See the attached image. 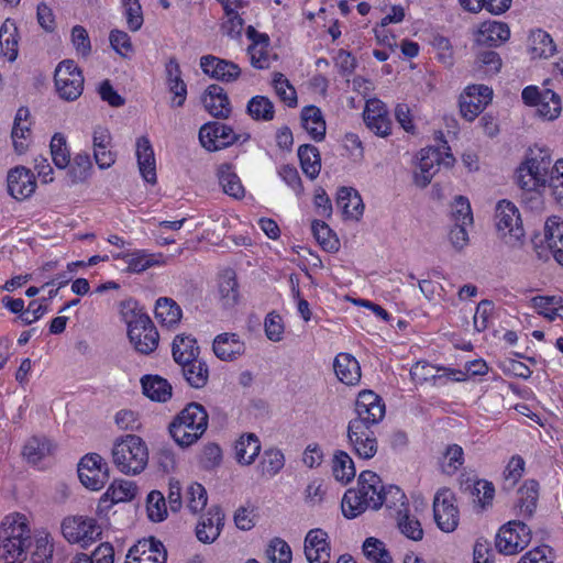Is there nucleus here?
I'll list each match as a JSON object with an SVG mask.
<instances>
[{
  "instance_id": "nucleus-11",
  "label": "nucleus",
  "mask_w": 563,
  "mask_h": 563,
  "mask_svg": "<svg viewBox=\"0 0 563 563\" xmlns=\"http://www.w3.org/2000/svg\"><path fill=\"white\" fill-rule=\"evenodd\" d=\"M521 96L523 102L536 107L538 114L545 120H554L561 113V99L550 89L540 90L537 86H528Z\"/></svg>"
},
{
  "instance_id": "nucleus-57",
  "label": "nucleus",
  "mask_w": 563,
  "mask_h": 563,
  "mask_svg": "<svg viewBox=\"0 0 563 563\" xmlns=\"http://www.w3.org/2000/svg\"><path fill=\"white\" fill-rule=\"evenodd\" d=\"M30 552V563H52L53 544L48 540V536L33 539Z\"/></svg>"
},
{
  "instance_id": "nucleus-23",
  "label": "nucleus",
  "mask_w": 563,
  "mask_h": 563,
  "mask_svg": "<svg viewBox=\"0 0 563 563\" xmlns=\"http://www.w3.org/2000/svg\"><path fill=\"white\" fill-rule=\"evenodd\" d=\"M517 494L518 499L514 506L516 516L522 520L530 519L539 499V483L534 479L526 481Z\"/></svg>"
},
{
  "instance_id": "nucleus-26",
  "label": "nucleus",
  "mask_w": 563,
  "mask_h": 563,
  "mask_svg": "<svg viewBox=\"0 0 563 563\" xmlns=\"http://www.w3.org/2000/svg\"><path fill=\"white\" fill-rule=\"evenodd\" d=\"M509 37V26L499 21L483 22L475 33L476 43L486 46H498L507 42Z\"/></svg>"
},
{
  "instance_id": "nucleus-62",
  "label": "nucleus",
  "mask_w": 563,
  "mask_h": 563,
  "mask_svg": "<svg viewBox=\"0 0 563 563\" xmlns=\"http://www.w3.org/2000/svg\"><path fill=\"white\" fill-rule=\"evenodd\" d=\"M31 125L32 122L29 109L24 107L19 108L14 117L11 132L13 141L31 137Z\"/></svg>"
},
{
  "instance_id": "nucleus-8",
  "label": "nucleus",
  "mask_w": 563,
  "mask_h": 563,
  "mask_svg": "<svg viewBox=\"0 0 563 563\" xmlns=\"http://www.w3.org/2000/svg\"><path fill=\"white\" fill-rule=\"evenodd\" d=\"M531 540L530 528L520 519L503 526L496 537L497 550L506 555H512L523 550Z\"/></svg>"
},
{
  "instance_id": "nucleus-56",
  "label": "nucleus",
  "mask_w": 563,
  "mask_h": 563,
  "mask_svg": "<svg viewBox=\"0 0 563 563\" xmlns=\"http://www.w3.org/2000/svg\"><path fill=\"white\" fill-rule=\"evenodd\" d=\"M122 14L125 18L126 26L131 32L139 31L144 22L143 11L139 0H120Z\"/></svg>"
},
{
  "instance_id": "nucleus-13",
  "label": "nucleus",
  "mask_w": 563,
  "mask_h": 563,
  "mask_svg": "<svg viewBox=\"0 0 563 563\" xmlns=\"http://www.w3.org/2000/svg\"><path fill=\"white\" fill-rule=\"evenodd\" d=\"M128 336L135 350L142 354H150L158 346L159 334L148 316L139 317L128 329Z\"/></svg>"
},
{
  "instance_id": "nucleus-38",
  "label": "nucleus",
  "mask_w": 563,
  "mask_h": 563,
  "mask_svg": "<svg viewBox=\"0 0 563 563\" xmlns=\"http://www.w3.org/2000/svg\"><path fill=\"white\" fill-rule=\"evenodd\" d=\"M301 124L309 136L322 141L325 135V121L322 112L314 106L305 107L301 111Z\"/></svg>"
},
{
  "instance_id": "nucleus-10",
  "label": "nucleus",
  "mask_w": 563,
  "mask_h": 563,
  "mask_svg": "<svg viewBox=\"0 0 563 563\" xmlns=\"http://www.w3.org/2000/svg\"><path fill=\"white\" fill-rule=\"evenodd\" d=\"M375 428V426L365 424L360 421H349L347 440L358 457L369 460L377 453L378 442Z\"/></svg>"
},
{
  "instance_id": "nucleus-46",
  "label": "nucleus",
  "mask_w": 563,
  "mask_h": 563,
  "mask_svg": "<svg viewBox=\"0 0 563 563\" xmlns=\"http://www.w3.org/2000/svg\"><path fill=\"white\" fill-rule=\"evenodd\" d=\"M179 365L181 366L184 378L191 387L199 389L207 385L209 379V369L203 361L197 358Z\"/></svg>"
},
{
  "instance_id": "nucleus-15",
  "label": "nucleus",
  "mask_w": 563,
  "mask_h": 563,
  "mask_svg": "<svg viewBox=\"0 0 563 563\" xmlns=\"http://www.w3.org/2000/svg\"><path fill=\"white\" fill-rule=\"evenodd\" d=\"M354 411L356 417L351 421L377 427L385 417V404L374 391L363 390L356 398Z\"/></svg>"
},
{
  "instance_id": "nucleus-16",
  "label": "nucleus",
  "mask_w": 563,
  "mask_h": 563,
  "mask_svg": "<svg viewBox=\"0 0 563 563\" xmlns=\"http://www.w3.org/2000/svg\"><path fill=\"white\" fill-rule=\"evenodd\" d=\"M493 99V89L485 85L467 86L460 98L461 114L473 121Z\"/></svg>"
},
{
  "instance_id": "nucleus-41",
  "label": "nucleus",
  "mask_w": 563,
  "mask_h": 563,
  "mask_svg": "<svg viewBox=\"0 0 563 563\" xmlns=\"http://www.w3.org/2000/svg\"><path fill=\"white\" fill-rule=\"evenodd\" d=\"M298 158L302 172L311 179L316 178L321 169L319 150L311 143H302L298 148Z\"/></svg>"
},
{
  "instance_id": "nucleus-24",
  "label": "nucleus",
  "mask_w": 563,
  "mask_h": 563,
  "mask_svg": "<svg viewBox=\"0 0 563 563\" xmlns=\"http://www.w3.org/2000/svg\"><path fill=\"white\" fill-rule=\"evenodd\" d=\"M200 67L205 74L222 81H234L241 74L236 64L211 55L200 58Z\"/></svg>"
},
{
  "instance_id": "nucleus-58",
  "label": "nucleus",
  "mask_w": 563,
  "mask_h": 563,
  "mask_svg": "<svg viewBox=\"0 0 563 563\" xmlns=\"http://www.w3.org/2000/svg\"><path fill=\"white\" fill-rule=\"evenodd\" d=\"M146 509L151 521L161 522L167 517L166 499L159 490H152L146 498Z\"/></svg>"
},
{
  "instance_id": "nucleus-9",
  "label": "nucleus",
  "mask_w": 563,
  "mask_h": 563,
  "mask_svg": "<svg viewBox=\"0 0 563 563\" xmlns=\"http://www.w3.org/2000/svg\"><path fill=\"white\" fill-rule=\"evenodd\" d=\"M62 532L68 542L79 543L82 548L92 543L101 534L96 519L84 516L65 518L62 522Z\"/></svg>"
},
{
  "instance_id": "nucleus-7",
  "label": "nucleus",
  "mask_w": 563,
  "mask_h": 563,
  "mask_svg": "<svg viewBox=\"0 0 563 563\" xmlns=\"http://www.w3.org/2000/svg\"><path fill=\"white\" fill-rule=\"evenodd\" d=\"M54 82L58 96L67 101L76 100L84 90L82 73L73 59H64L57 65Z\"/></svg>"
},
{
  "instance_id": "nucleus-37",
  "label": "nucleus",
  "mask_w": 563,
  "mask_h": 563,
  "mask_svg": "<svg viewBox=\"0 0 563 563\" xmlns=\"http://www.w3.org/2000/svg\"><path fill=\"white\" fill-rule=\"evenodd\" d=\"M394 115L399 126L409 135L416 136L421 123L420 111L417 106L408 103H397L394 109Z\"/></svg>"
},
{
  "instance_id": "nucleus-60",
  "label": "nucleus",
  "mask_w": 563,
  "mask_h": 563,
  "mask_svg": "<svg viewBox=\"0 0 563 563\" xmlns=\"http://www.w3.org/2000/svg\"><path fill=\"white\" fill-rule=\"evenodd\" d=\"M397 526L404 536L413 541H419L423 538V530L419 520L411 517L407 511H398Z\"/></svg>"
},
{
  "instance_id": "nucleus-63",
  "label": "nucleus",
  "mask_w": 563,
  "mask_h": 563,
  "mask_svg": "<svg viewBox=\"0 0 563 563\" xmlns=\"http://www.w3.org/2000/svg\"><path fill=\"white\" fill-rule=\"evenodd\" d=\"M186 499L188 509L197 514L207 505V490L201 484L194 482L186 489Z\"/></svg>"
},
{
  "instance_id": "nucleus-53",
  "label": "nucleus",
  "mask_w": 563,
  "mask_h": 563,
  "mask_svg": "<svg viewBox=\"0 0 563 563\" xmlns=\"http://www.w3.org/2000/svg\"><path fill=\"white\" fill-rule=\"evenodd\" d=\"M272 85L278 98L288 107L297 106V92L294 86L282 73H274Z\"/></svg>"
},
{
  "instance_id": "nucleus-12",
  "label": "nucleus",
  "mask_w": 563,
  "mask_h": 563,
  "mask_svg": "<svg viewBox=\"0 0 563 563\" xmlns=\"http://www.w3.org/2000/svg\"><path fill=\"white\" fill-rule=\"evenodd\" d=\"M78 477L91 490L101 489L109 479V470L101 455L90 453L78 463Z\"/></svg>"
},
{
  "instance_id": "nucleus-35",
  "label": "nucleus",
  "mask_w": 563,
  "mask_h": 563,
  "mask_svg": "<svg viewBox=\"0 0 563 563\" xmlns=\"http://www.w3.org/2000/svg\"><path fill=\"white\" fill-rule=\"evenodd\" d=\"M135 155L143 179L148 184H156V159L151 143H136Z\"/></svg>"
},
{
  "instance_id": "nucleus-51",
  "label": "nucleus",
  "mask_w": 563,
  "mask_h": 563,
  "mask_svg": "<svg viewBox=\"0 0 563 563\" xmlns=\"http://www.w3.org/2000/svg\"><path fill=\"white\" fill-rule=\"evenodd\" d=\"M311 231L318 243L327 252H336L340 242L331 228L322 220H314L311 224Z\"/></svg>"
},
{
  "instance_id": "nucleus-48",
  "label": "nucleus",
  "mask_w": 563,
  "mask_h": 563,
  "mask_svg": "<svg viewBox=\"0 0 563 563\" xmlns=\"http://www.w3.org/2000/svg\"><path fill=\"white\" fill-rule=\"evenodd\" d=\"M332 473L334 478L342 484H347L355 477L354 462L346 452L341 450L334 452Z\"/></svg>"
},
{
  "instance_id": "nucleus-49",
  "label": "nucleus",
  "mask_w": 563,
  "mask_h": 563,
  "mask_svg": "<svg viewBox=\"0 0 563 563\" xmlns=\"http://www.w3.org/2000/svg\"><path fill=\"white\" fill-rule=\"evenodd\" d=\"M67 176L71 185L82 184L91 175L92 163L90 156L86 153H79L70 161Z\"/></svg>"
},
{
  "instance_id": "nucleus-54",
  "label": "nucleus",
  "mask_w": 563,
  "mask_h": 563,
  "mask_svg": "<svg viewBox=\"0 0 563 563\" xmlns=\"http://www.w3.org/2000/svg\"><path fill=\"white\" fill-rule=\"evenodd\" d=\"M341 507L344 517L353 519L363 514L368 508V504L363 500L355 489L351 488L344 494Z\"/></svg>"
},
{
  "instance_id": "nucleus-52",
  "label": "nucleus",
  "mask_w": 563,
  "mask_h": 563,
  "mask_svg": "<svg viewBox=\"0 0 563 563\" xmlns=\"http://www.w3.org/2000/svg\"><path fill=\"white\" fill-rule=\"evenodd\" d=\"M363 553L372 563H393V558L386 544L374 537L366 538L363 543Z\"/></svg>"
},
{
  "instance_id": "nucleus-31",
  "label": "nucleus",
  "mask_w": 563,
  "mask_h": 563,
  "mask_svg": "<svg viewBox=\"0 0 563 563\" xmlns=\"http://www.w3.org/2000/svg\"><path fill=\"white\" fill-rule=\"evenodd\" d=\"M528 52L532 59H548L556 53V45L548 32L538 29L529 35Z\"/></svg>"
},
{
  "instance_id": "nucleus-36",
  "label": "nucleus",
  "mask_w": 563,
  "mask_h": 563,
  "mask_svg": "<svg viewBox=\"0 0 563 563\" xmlns=\"http://www.w3.org/2000/svg\"><path fill=\"white\" fill-rule=\"evenodd\" d=\"M261 452V443L256 434H242L234 444L235 459L241 465H251Z\"/></svg>"
},
{
  "instance_id": "nucleus-20",
  "label": "nucleus",
  "mask_w": 563,
  "mask_h": 563,
  "mask_svg": "<svg viewBox=\"0 0 563 563\" xmlns=\"http://www.w3.org/2000/svg\"><path fill=\"white\" fill-rule=\"evenodd\" d=\"M247 38L251 44L247 48L251 65L257 69L268 68L272 55L269 52V37L265 33L257 32L253 26L246 29Z\"/></svg>"
},
{
  "instance_id": "nucleus-59",
  "label": "nucleus",
  "mask_w": 563,
  "mask_h": 563,
  "mask_svg": "<svg viewBox=\"0 0 563 563\" xmlns=\"http://www.w3.org/2000/svg\"><path fill=\"white\" fill-rule=\"evenodd\" d=\"M464 463L463 449L457 444H451L446 448L442 461V472L448 475H453Z\"/></svg>"
},
{
  "instance_id": "nucleus-5",
  "label": "nucleus",
  "mask_w": 563,
  "mask_h": 563,
  "mask_svg": "<svg viewBox=\"0 0 563 563\" xmlns=\"http://www.w3.org/2000/svg\"><path fill=\"white\" fill-rule=\"evenodd\" d=\"M496 228L505 243L511 247L523 244L525 230L518 208L509 200H500L495 211Z\"/></svg>"
},
{
  "instance_id": "nucleus-1",
  "label": "nucleus",
  "mask_w": 563,
  "mask_h": 563,
  "mask_svg": "<svg viewBox=\"0 0 563 563\" xmlns=\"http://www.w3.org/2000/svg\"><path fill=\"white\" fill-rule=\"evenodd\" d=\"M555 164L552 166V157L545 145L536 143L530 146L525 161L516 170V183L523 195H531L530 200H540L539 188L545 187L549 176L554 174Z\"/></svg>"
},
{
  "instance_id": "nucleus-22",
  "label": "nucleus",
  "mask_w": 563,
  "mask_h": 563,
  "mask_svg": "<svg viewBox=\"0 0 563 563\" xmlns=\"http://www.w3.org/2000/svg\"><path fill=\"white\" fill-rule=\"evenodd\" d=\"M224 512L220 506H212L196 527V536L202 543L214 542L224 526Z\"/></svg>"
},
{
  "instance_id": "nucleus-64",
  "label": "nucleus",
  "mask_w": 563,
  "mask_h": 563,
  "mask_svg": "<svg viewBox=\"0 0 563 563\" xmlns=\"http://www.w3.org/2000/svg\"><path fill=\"white\" fill-rule=\"evenodd\" d=\"M266 555L272 563H290L291 550L288 543L280 539L274 538L266 550Z\"/></svg>"
},
{
  "instance_id": "nucleus-55",
  "label": "nucleus",
  "mask_w": 563,
  "mask_h": 563,
  "mask_svg": "<svg viewBox=\"0 0 563 563\" xmlns=\"http://www.w3.org/2000/svg\"><path fill=\"white\" fill-rule=\"evenodd\" d=\"M247 112L254 120L269 121L274 118L273 102L265 96H255L247 102Z\"/></svg>"
},
{
  "instance_id": "nucleus-17",
  "label": "nucleus",
  "mask_w": 563,
  "mask_h": 563,
  "mask_svg": "<svg viewBox=\"0 0 563 563\" xmlns=\"http://www.w3.org/2000/svg\"><path fill=\"white\" fill-rule=\"evenodd\" d=\"M363 119L366 126L378 137H387L391 132V120L386 104L377 99L366 100L363 111Z\"/></svg>"
},
{
  "instance_id": "nucleus-32",
  "label": "nucleus",
  "mask_w": 563,
  "mask_h": 563,
  "mask_svg": "<svg viewBox=\"0 0 563 563\" xmlns=\"http://www.w3.org/2000/svg\"><path fill=\"white\" fill-rule=\"evenodd\" d=\"M336 205L346 219L358 220L364 211L362 197L352 187H341L338 190Z\"/></svg>"
},
{
  "instance_id": "nucleus-19",
  "label": "nucleus",
  "mask_w": 563,
  "mask_h": 563,
  "mask_svg": "<svg viewBox=\"0 0 563 563\" xmlns=\"http://www.w3.org/2000/svg\"><path fill=\"white\" fill-rule=\"evenodd\" d=\"M8 192L16 200L31 197L36 189V179L31 169L15 166L10 169L7 177Z\"/></svg>"
},
{
  "instance_id": "nucleus-27",
  "label": "nucleus",
  "mask_w": 563,
  "mask_h": 563,
  "mask_svg": "<svg viewBox=\"0 0 563 563\" xmlns=\"http://www.w3.org/2000/svg\"><path fill=\"white\" fill-rule=\"evenodd\" d=\"M205 109L216 118H228L231 106L224 89L218 85H210L201 97Z\"/></svg>"
},
{
  "instance_id": "nucleus-33",
  "label": "nucleus",
  "mask_w": 563,
  "mask_h": 563,
  "mask_svg": "<svg viewBox=\"0 0 563 563\" xmlns=\"http://www.w3.org/2000/svg\"><path fill=\"white\" fill-rule=\"evenodd\" d=\"M335 375L345 385H355L361 379L357 360L349 353H339L333 362Z\"/></svg>"
},
{
  "instance_id": "nucleus-61",
  "label": "nucleus",
  "mask_w": 563,
  "mask_h": 563,
  "mask_svg": "<svg viewBox=\"0 0 563 563\" xmlns=\"http://www.w3.org/2000/svg\"><path fill=\"white\" fill-rule=\"evenodd\" d=\"M285 465V456L277 449L266 450L263 454L261 466L263 475L275 476Z\"/></svg>"
},
{
  "instance_id": "nucleus-28",
  "label": "nucleus",
  "mask_w": 563,
  "mask_h": 563,
  "mask_svg": "<svg viewBox=\"0 0 563 563\" xmlns=\"http://www.w3.org/2000/svg\"><path fill=\"white\" fill-rule=\"evenodd\" d=\"M216 356L222 361H234L245 352V344L235 333H221L213 340Z\"/></svg>"
},
{
  "instance_id": "nucleus-40",
  "label": "nucleus",
  "mask_w": 563,
  "mask_h": 563,
  "mask_svg": "<svg viewBox=\"0 0 563 563\" xmlns=\"http://www.w3.org/2000/svg\"><path fill=\"white\" fill-rule=\"evenodd\" d=\"M173 357L177 364L195 361L199 356L197 340L191 335L178 334L173 342Z\"/></svg>"
},
{
  "instance_id": "nucleus-4",
  "label": "nucleus",
  "mask_w": 563,
  "mask_h": 563,
  "mask_svg": "<svg viewBox=\"0 0 563 563\" xmlns=\"http://www.w3.org/2000/svg\"><path fill=\"white\" fill-rule=\"evenodd\" d=\"M112 461L123 474H140L147 465V446L139 435L128 434L114 442Z\"/></svg>"
},
{
  "instance_id": "nucleus-3",
  "label": "nucleus",
  "mask_w": 563,
  "mask_h": 563,
  "mask_svg": "<svg viewBox=\"0 0 563 563\" xmlns=\"http://www.w3.org/2000/svg\"><path fill=\"white\" fill-rule=\"evenodd\" d=\"M208 421L206 408L199 402H190L173 419L169 433L180 448H188L203 435Z\"/></svg>"
},
{
  "instance_id": "nucleus-47",
  "label": "nucleus",
  "mask_w": 563,
  "mask_h": 563,
  "mask_svg": "<svg viewBox=\"0 0 563 563\" xmlns=\"http://www.w3.org/2000/svg\"><path fill=\"white\" fill-rule=\"evenodd\" d=\"M218 178L227 195L235 199H242L244 197V187L241 184L239 176L232 170V166L230 164L220 165L218 169Z\"/></svg>"
},
{
  "instance_id": "nucleus-39",
  "label": "nucleus",
  "mask_w": 563,
  "mask_h": 563,
  "mask_svg": "<svg viewBox=\"0 0 563 563\" xmlns=\"http://www.w3.org/2000/svg\"><path fill=\"white\" fill-rule=\"evenodd\" d=\"M143 394L151 400L165 402L172 397V385L157 375H146L141 379Z\"/></svg>"
},
{
  "instance_id": "nucleus-30",
  "label": "nucleus",
  "mask_w": 563,
  "mask_h": 563,
  "mask_svg": "<svg viewBox=\"0 0 563 563\" xmlns=\"http://www.w3.org/2000/svg\"><path fill=\"white\" fill-rule=\"evenodd\" d=\"M544 240L554 260L563 265V220L550 217L544 225Z\"/></svg>"
},
{
  "instance_id": "nucleus-29",
  "label": "nucleus",
  "mask_w": 563,
  "mask_h": 563,
  "mask_svg": "<svg viewBox=\"0 0 563 563\" xmlns=\"http://www.w3.org/2000/svg\"><path fill=\"white\" fill-rule=\"evenodd\" d=\"M166 84L170 93L174 95L172 103L181 107L187 97V86L181 78V70L178 62L170 58L165 65Z\"/></svg>"
},
{
  "instance_id": "nucleus-43",
  "label": "nucleus",
  "mask_w": 563,
  "mask_h": 563,
  "mask_svg": "<svg viewBox=\"0 0 563 563\" xmlns=\"http://www.w3.org/2000/svg\"><path fill=\"white\" fill-rule=\"evenodd\" d=\"M53 452V444L44 435L31 437L23 448V456L29 463L36 464Z\"/></svg>"
},
{
  "instance_id": "nucleus-44",
  "label": "nucleus",
  "mask_w": 563,
  "mask_h": 563,
  "mask_svg": "<svg viewBox=\"0 0 563 563\" xmlns=\"http://www.w3.org/2000/svg\"><path fill=\"white\" fill-rule=\"evenodd\" d=\"M0 49L9 62L18 57V29L13 21L5 20L0 27Z\"/></svg>"
},
{
  "instance_id": "nucleus-21",
  "label": "nucleus",
  "mask_w": 563,
  "mask_h": 563,
  "mask_svg": "<svg viewBox=\"0 0 563 563\" xmlns=\"http://www.w3.org/2000/svg\"><path fill=\"white\" fill-rule=\"evenodd\" d=\"M305 555L309 563H329L331 548L328 533L322 529H311L305 539Z\"/></svg>"
},
{
  "instance_id": "nucleus-2",
  "label": "nucleus",
  "mask_w": 563,
  "mask_h": 563,
  "mask_svg": "<svg viewBox=\"0 0 563 563\" xmlns=\"http://www.w3.org/2000/svg\"><path fill=\"white\" fill-rule=\"evenodd\" d=\"M31 548L26 518L19 514L5 517L0 526V559L4 563H23Z\"/></svg>"
},
{
  "instance_id": "nucleus-42",
  "label": "nucleus",
  "mask_w": 563,
  "mask_h": 563,
  "mask_svg": "<svg viewBox=\"0 0 563 563\" xmlns=\"http://www.w3.org/2000/svg\"><path fill=\"white\" fill-rule=\"evenodd\" d=\"M461 490L478 501L483 508L492 503L495 494L494 485L487 481L466 479L461 483Z\"/></svg>"
},
{
  "instance_id": "nucleus-25",
  "label": "nucleus",
  "mask_w": 563,
  "mask_h": 563,
  "mask_svg": "<svg viewBox=\"0 0 563 563\" xmlns=\"http://www.w3.org/2000/svg\"><path fill=\"white\" fill-rule=\"evenodd\" d=\"M115 260H123L126 262V272L132 274H140L147 268L155 265H163L165 261L163 255L151 254L145 250H136L133 252H120L113 255Z\"/></svg>"
},
{
  "instance_id": "nucleus-14",
  "label": "nucleus",
  "mask_w": 563,
  "mask_h": 563,
  "mask_svg": "<svg viewBox=\"0 0 563 563\" xmlns=\"http://www.w3.org/2000/svg\"><path fill=\"white\" fill-rule=\"evenodd\" d=\"M455 497L450 489L439 490L433 500V515L438 527L444 532H452L459 525V510Z\"/></svg>"
},
{
  "instance_id": "nucleus-45",
  "label": "nucleus",
  "mask_w": 563,
  "mask_h": 563,
  "mask_svg": "<svg viewBox=\"0 0 563 563\" xmlns=\"http://www.w3.org/2000/svg\"><path fill=\"white\" fill-rule=\"evenodd\" d=\"M155 318L162 325L174 327L181 319V309L175 300L168 297H161L156 300Z\"/></svg>"
},
{
  "instance_id": "nucleus-18",
  "label": "nucleus",
  "mask_w": 563,
  "mask_h": 563,
  "mask_svg": "<svg viewBox=\"0 0 563 563\" xmlns=\"http://www.w3.org/2000/svg\"><path fill=\"white\" fill-rule=\"evenodd\" d=\"M167 551L164 544L151 537L140 540L126 554L125 563H166Z\"/></svg>"
},
{
  "instance_id": "nucleus-6",
  "label": "nucleus",
  "mask_w": 563,
  "mask_h": 563,
  "mask_svg": "<svg viewBox=\"0 0 563 563\" xmlns=\"http://www.w3.org/2000/svg\"><path fill=\"white\" fill-rule=\"evenodd\" d=\"M444 153L440 147L429 145L422 148L418 156V167L413 173V183L419 188H426L438 172V166L443 164L450 167L455 158L450 153L449 146H443Z\"/></svg>"
},
{
  "instance_id": "nucleus-50",
  "label": "nucleus",
  "mask_w": 563,
  "mask_h": 563,
  "mask_svg": "<svg viewBox=\"0 0 563 563\" xmlns=\"http://www.w3.org/2000/svg\"><path fill=\"white\" fill-rule=\"evenodd\" d=\"M235 274L232 269L225 271L219 279V296L224 307H233L239 299V289Z\"/></svg>"
},
{
  "instance_id": "nucleus-34",
  "label": "nucleus",
  "mask_w": 563,
  "mask_h": 563,
  "mask_svg": "<svg viewBox=\"0 0 563 563\" xmlns=\"http://www.w3.org/2000/svg\"><path fill=\"white\" fill-rule=\"evenodd\" d=\"M136 486L129 481L113 482L99 500V507L110 508L113 504L129 501L134 498Z\"/></svg>"
}]
</instances>
